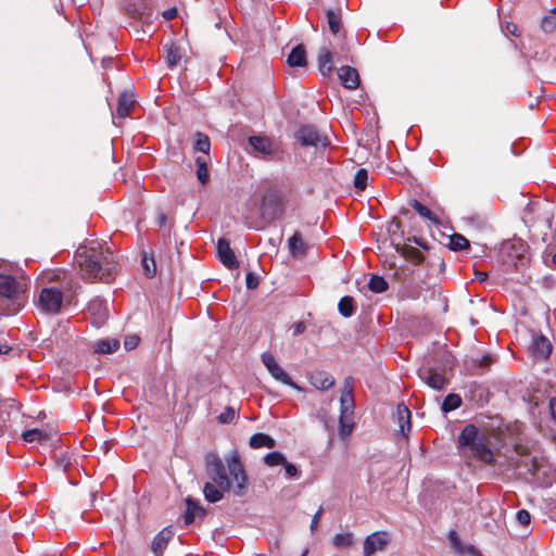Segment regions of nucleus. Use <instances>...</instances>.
<instances>
[{"label":"nucleus","mask_w":556,"mask_h":556,"mask_svg":"<svg viewBox=\"0 0 556 556\" xmlns=\"http://www.w3.org/2000/svg\"><path fill=\"white\" fill-rule=\"evenodd\" d=\"M226 466L214 453L205 455V468L212 482H206L203 494L207 502L216 503L224 497V493L232 491L236 496L248 493V475L237 452L225 458Z\"/></svg>","instance_id":"f257e3e1"},{"label":"nucleus","mask_w":556,"mask_h":556,"mask_svg":"<svg viewBox=\"0 0 556 556\" xmlns=\"http://www.w3.org/2000/svg\"><path fill=\"white\" fill-rule=\"evenodd\" d=\"M76 257L87 279L110 282L114 278L115 256L109 248L103 249L102 243L92 241L90 245L79 247Z\"/></svg>","instance_id":"f03ea898"},{"label":"nucleus","mask_w":556,"mask_h":556,"mask_svg":"<svg viewBox=\"0 0 556 556\" xmlns=\"http://www.w3.org/2000/svg\"><path fill=\"white\" fill-rule=\"evenodd\" d=\"M457 444L463 456L475 458L484 465H495L492 438L488 431L468 424L459 433Z\"/></svg>","instance_id":"7ed1b4c3"},{"label":"nucleus","mask_w":556,"mask_h":556,"mask_svg":"<svg viewBox=\"0 0 556 556\" xmlns=\"http://www.w3.org/2000/svg\"><path fill=\"white\" fill-rule=\"evenodd\" d=\"M249 144L254 155L264 161H278L282 157L283 150L280 142L267 136H250Z\"/></svg>","instance_id":"20e7f679"},{"label":"nucleus","mask_w":556,"mask_h":556,"mask_svg":"<svg viewBox=\"0 0 556 556\" xmlns=\"http://www.w3.org/2000/svg\"><path fill=\"white\" fill-rule=\"evenodd\" d=\"M63 301L64 293L61 289L45 287L39 291L36 304L41 312L55 315L61 312Z\"/></svg>","instance_id":"39448f33"},{"label":"nucleus","mask_w":556,"mask_h":556,"mask_svg":"<svg viewBox=\"0 0 556 556\" xmlns=\"http://www.w3.org/2000/svg\"><path fill=\"white\" fill-rule=\"evenodd\" d=\"M295 138L303 147H314L315 149H325L330 144L327 136L321 135L316 126L304 125L299 128Z\"/></svg>","instance_id":"423d86ee"},{"label":"nucleus","mask_w":556,"mask_h":556,"mask_svg":"<svg viewBox=\"0 0 556 556\" xmlns=\"http://www.w3.org/2000/svg\"><path fill=\"white\" fill-rule=\"evenodd\" d=\"M123 7L130 17L141 21L148 26L154 18L153 9L148 0H123Z\"/></svg>","instance_id":"0eeeda50"},{"label":"nucleus","mask_w":556,"mask_h":556,"mask_svg":"<svg viewBox=\"0 0 556 556\" xmlns=\"http://www.w3.org/2000/svg\"><path fill=\"white\" fill-rule=\"evenodd\" d=\"M262 363L268 370V372L271 375V377L291 388H293L296 391H302L303 389L296 384L290 376L285 371V369L276 362L275 356L269 352H264L261 356Z\"/></svg>","instance_id":"6e6552de"},{"label":"nucleus","mask_w":556,"mask_h":556,"mask_svg":"<svg viewBox=\"0 0 556 556\" xmlns=\"http://www.w3.org/2000/svg\"><path fill=\"white\" fill-rule=\"evenodd\" d=\"M390 535L386 531H377L369 534L364 541V556H372L377 552L387 549Z\"/></svg>","instance_id":"1a4fd4ad"},{"label":"nucleus","mask_w":556,"mask_h":556,"mask_svg":"<svg viewBox=\"0 0 556 556\" xmlns=\"http://www.w3.org/2000/svg\"><path fill=\"white\" fill-rule=\"evenodd\" d=\"M354 381L352 377H346L344 379L343 390L340 396V415L343 416H352L355 408L354 403Z\"/></svg>","instance_id":"9d476101"},{"label":"nucleus","mask_w":556,"mask_h":556,"mask_svg":"<svg viewBox=\"0 0 556 556\" xmlns=\"http://www.w3.org/2000/svg\"><path fill=\"white\" fill-rule=\"evenodd\" d=\"M217 256L219 262L228 269H237L239 262L230 247L229 240L220 238L217 241Z\"/></svg>","instance_id":"9b49d317"},{"label":"nucleus","mask_w":556,"mask_h":556,"mask_svg":"<svg viewBox=\"0 0 556 556\" xmlns=\"http://www.w3.org/2000/svg\"><path fill=\"white\" fill-rule=\"evenodd\" d=\"M174 538V531L172 527H166L161 530L153 539L151 549L155 556H162L166 549L168 543Z\"/></svg>","instance_id":"f8f14e48"},{"label":"nucleus","mask_w":556,"mask_h":556,"mask_svg":"<svg viewBox=\"0 0 556 556\" xmlns=\"http://www.w3.org/2000/svg\"><path fill=\"white\" fill-rule=\"evenodd\" d=\"M553 351V344L543 334L534 337L531 344V352L535 358L546 359Z\"/></svg>","instance_id":"ddd939ff"},{"label":"nucleus","mask_w":556,"mask_h":556,"mask_svg":"<svg viewBox=\"0 0 556 556\" xmlns=\"http://www.w3.org/2000/svg\"><path fill=\"white\" fill-rule=\"evenodd\" d=\"M186 513L184 515V521L186 526H190L197 518L203 519L206 515V510L202 507L198 501L192 497L186 498Z\"/></svg>","instance_id":"4468645a"},{"label":"nucleus","mask_w":556,"mask_h":556,"mask_svg":"<svg viewBox=\"0 0 556 556\" xmlns=\"http://www.w3.org/2000/svg\"><path fill=\"white\" fill-rule=\"evenodd\" d=\"M338 76L342 86L346 89H356L359 86L358 72L351 66H342L338 70Z\"/></svg>","instance_id":"2eb2a0df"},{"label":"nucleus","mask_w":556,"mask_h":556,"mask_svg":"<svg viewBox=\"0 0 556 556\" xmlns=\"http://www.w3.org/2000/svg\"><path fill=\"white\" fill-rule=\"evenodd\" d=\"M396 422L399 425V432L407 438L410 430V410L404 404H399L395 412Z\"/></svg>","instance_id":"dca6fc26"},{"label":"nucleus","mask_w":556,"mask_h":556,"mask_svg":"<svg viewBox=\"0 0 556 556\" xmlns=\"http://www.w3.org/2000/svg\"><path fill=\"white\" fill-rule=\"evenodd\" d=\"M18 292V283L16 279L7 274L0 273V295L7 299H13Z\"/></svg>","instance_id":"f3484780"},{"label":"nucleus","mask_w":556,"mask_h":556,"mask_svg":"<svg viewBox=\"0 0 556 556\" xmlns=\"http://www.w3.org/2000/svg\"><path fill=\"white\" fill-rule=\"evenodd\" d=\"M419 377L432 389L441 390L446 384V380L443 375L439 372H431L427 369L420 370Z\"/></svg>","instance_id":"a211bd4d"},{"label":"nucleus","mask_w":556,"mask_h":556,"mask_svg":"<svg viewBox=\"0 0 556 556\" xmlns=\"http://www.w3.org/2000/svg\"><path fill=\"white\" fill-rule=\"evenodd\" d=\"M311 383L318 390H328L334 384V378L327 371H317L311 375Z\"/></svg>","instance_id":"6ab92c4d"},{"label":"nucleus","mask_w":556,"mask_h":556,"mask_svg":"<svg viewBox=\"0 0 556 556\" xmlns=\"http://www.w3.org/2000/svg\"><path fill=\"white\" fill-rule=\"evenodd\" d=\"M87 311L98 320H103L108 316L106 301L100 298H94L88 303Z\"/></svg>","instance_id":"aec40b11"},{"label":"nucleus","mask_w":556,"mask_h":556,"mask_svg":"<svg viewBox=\"0 0 556 556\" xmlns=\"http://www.w3.org/2000/svg\"><path fill=\"white\" fill-rule=\"evenodd\" d=\"M135 104V100L131 94L124 92L118 97L116 115L121 118H125L130 114Z\"/></svg>","instance_id":"412c9836"},{"label":"nucleus","mask_w":556,"mask_h":556,"mask_svg":"<svg viewBox=\"0 0 556 556\" xmlns=\"http://www.w3.org/2000/svg\"><path fill=\"white\" fill-rule=\"evenodd\" d=\"M289 251L293 257L304 256L306 244L300 232H294L288 240Z\"/></svg>","instance_id":"4be33fe9"},{"label":"nucleus","mask_w":556,"mask_h":556,"mask_svg":"<svg viewBox=\"0 0 556 556\" xmlns=\"http://www.w3.org/2000/svg\"><path fill=\"white\" fill-rule=\"evenodd\" d=\"M287 63L291 67H303L306 65V51L302 45L294 47L288 55Z\"/></svg>","instance_id":"5701e85b"},{"label":"nucleus","mask_w":556,"mask_h":556,"mask_svg":"<svg viewBox=\"0 0 556 556\" xmlns=\"http://www.w3.org/2000/svg\"><path fill=\"white\" fill-rule=\"evenodd\" d=\"M250 446L252 448H261V447H268L274 448L276 446V441L266 433H255L250 438Z\"/></svg>","instance_id":"b1692460"},{"label":"nucleus","mask_w":556,"mask_h":556,"mask_svg":"<svg viewBox=\"0 0 556 556\" xmlns=\"http://www.w3.org/2000/svg\"><path fill=\"white\" fill-rule=\"evenodd\" d=\"M166 51L165 61L169 68L175 67L182 58V52L179 46L175 43H170L169 46H164Z\"/></svg>","instance_id":"393cba45"},{"label":"nucleus","mask_w":556,"mask_h":556,"mask_svg":"<svg viewBox=\"0 0 556 556\" xmlns=\"http://www.w3.org/2000/svg\"><path fill=\"white\" fill-rule=\"evenodd\" d=\"M332 53L327 48H323L318 54V66L324 76H329L332 72Z\"/></svg>","instance_id":"a878e982"},{"label":"nucleus","mask_w":556,"mask_h":556,"mask_svg":"<svg viewBox=\"0 0 556 556\" xmlns=\"http://www.w3.org/2000/svg\"><path fill=\"white\" fill-rule=\"evenodd\" d=\"M210 162V156H198L195 159L197 165V178L202 185H206L210 180L207 164Z\"/></svg>","instance_id":"bb28decb"},{"label":"nucleus","mask_w":556,"mask_h":556,"mask_svg":"<svg viewBox=\"0 0 556 556\" xmlns=\"http://www.w3.org/2000/svg\"><path fill=\"white\" fill-rule=\"evenodd\" d=\"M94 352L101 354L114 353L119 349V341L116 339L99 340L93 345Z\"/></svg>","instance_id":"cd10ccee"},{"label":"nucleus","mask_w":556,"mask_h":556,"mask_svg":"<svg viewBox=\"0 0 556 556\" xmlns=\"http://www.w3.org/2000/svg\"><path fill=\"white\" fill-rule=\"evenodd\" d=\"M412 207L424 218L430 220L432 224H440L439 218L434 213H432L426 205L420 203L418 200H413L410 202Z\"/></svg>","instance_id":"c85d7f7f"},{"label":"nucleus","mask_w":556,"mask_h":556,"mask_svg":"<svg viewBox=\"0 0 556 556\" xmlns=\"http://www.w3.org/2000/svg\"><path fill=\"white\" fill-rule=\"evenodd\" d=\"M193 148L195 151L202 152L203 156H210L211 141L208 136L203 132H197Z\"/></svg>","instance_id":"c756f323"},{"label":"nucleus","mask_w":556,"mask_h":556,"mask_svg":"<svg viewBox=\"0 0 556 556\" xmlns=\"http://www.w3.org/2000/svg\"><path fill=\"white\" fill-rule=\"evenodd\" d=\"M339 313L343 317H351L355 313L354 300L352 296H343L338 304Z\"/></svg>","instance_id":"7c9ffc66"},{"label":"nucleus","mask_w":556,"mask_h":556,"mask_svg":"<svg viewBox=\"0 0 556 556\" xmlns=\"http://www.w3.org/2000/svg\"><path fill=\"white\" fill-rule=\"evenodd\" d=\"M388 287L386 279L378 275H372L368 282V289L374 293H382L388 290Z\"/></svg>","instance_id":"2f4dec72"},{"label":"nucleus","mask_w":556,"mask_h":556,"mask_svg":"<svg viewBox=\"0 0 556 556\" xmlns=\"http://www.w3.org/2000/svg\"><path fill=\"white\" fill-rule=\"evenodd\" d=\"M352 416L340 415L339 419V435L341 439H346L353 431L354 424L351 420Z\"/></svg>","instance_id":"473e14b6"},{"label":"nucleus","mask_w":556,"mask_h":556,"mask_svg":"<svg viewBox=\"0 0 556 556\" xmlns=\"http://www.w3.org/2000/svg\"><path fill=\"white\" fill-rule=\"evenodd\" d=\"M460 405L462 397L458 394L451 393L444 399L441 408L444 413H448L458 408Z\"/></svg>","instance_id":"72a5a7b5"},{"label":"nucleus","mask_w":556,"mask_h":556,"mask_svg":"<svg viewBox=\"0 0 556 556\" xmlns=\"http://www.w3.org/2000/svg\"><path fill=\"white\" fill-rule=\"evenodd\" d=\"M448 247L453 251H460L469 248V241L463 235L454 233L450 237Z\"/></svg>","instance_id":"f704fd0d"},{"label":"nucleus","mask_w":556,"mask_h":556,"mask_svg":"<svg viewBox=\"0 0 556 556\" xmlns=\"http://www.w3.org/2000/svg\"><path fill=\"white\" fill-rule=\"evenodd\" d=\"M403 255L405 258L415 264H420L424 261L422 253L418 249L410 245H405L403 248Z\"/></svg>","instance_id":"c9c22d12"},{"label":"nucleus","mask_w":556,"mask_h":556,"mask_svg":"<svg viewBox=\"0 0 556 556\" xmlns=\"http://www.w3.org/2000/svg\"><path fill=\"white\" fill-rule=\"evenodd\" d=\"M327 22L329 25V29L333 35H337L341 28V17L339 13H336L332 10L327 11Z\"/></svg>","instance_id":"e433bc0d"},{"label":"nucleus","mask_w":556,"mask_h":556,"mask_svg":"<svg viewBox=\"0 0 556 556\" xmlns=\"http://www.w3.org/2000/svg\"><path fill=\"white\" fill-rule=\"evenodd\" d=\"M354 538L351 532L339 533L333 538V545L338 548L349 547L353 544Z\"/></svg>","instance_id":"4c0bfd02"},{"label":"nucleus","mask_w":556,"mask_h":556,"mask_svg":"<svg viewBox=\"0 0 556 556\" xmlns=\"http://www.w3.org/2000/svg\"><path fill=\"white\" fill-rule=\"evenodd\" d=\"M264 463L269 467L283 465V463H286V457L282 453L274 451L265 455Z\"/></svg>","instance_id":"58836bf2"},{"label":"nucleus","mask_w":556,"mask_h":556,"mask_svg":"<svg viewBox=\"0 0 556 556\" xmlns=\"http://www.w3.org/2000/svg\"><path fill=\"white\" fill-rule=\"evenodd\" d=\"M368 180V172L365 168H361L356 172L354 176V187L358 191H364L367 186Z\"/></svg>","instance_id":"ea45409f"},{"label":"nucleus","mask_w":556,"mask_h":556,"mask_svg":"<svg viewBox=\"0 0 556 556\" xmlns=\"http://www.w3.org/2000/svg\"><path fill=\"white\" fill-rule=\"evenodd\" d=\"M22 438L25 442L31 443L41 441L45 438V435L41 430L35 428L25 430L22 434Z\"/></svg>","instance_id":"a19ab883"},{"label":"nucleus","mask_w":556,"mask_h":556,"mask_svg":"<svg viewBox=\"0 0 556 556\" xmlns=\"http://www.w3.org/2000/svg\"><path fill=\"white\" fill-rule=\"evenodd\" d=\"M142 266H143L146 277L152 278L155 276L156 266H155V261L153 257L149 258L144 255L142 258Z\"/></svg>","instance_id":"79ce46f5"},{"label":"nucleus","mask_w":556,"mask_h":556,"mask_svg":"<svg viewBox=\"0 0 556 556\" xmlns=\"http://www.w3.org/2000/svg\"><path fill=\"white\" fill-rule=\"evenodd\" d=\"M541 28L544 33H552L556 29V17L553 15H546L541 21Z\"/></svg>","instance_id":"37998d69"},{"label":"nucleus","mask_w":556,"mask_h":556,"mask_svg":"<svg viewBox=\"0 0 556 556\" xmlns=\"http://www.w3.org/2000/svg\"><path fill=\"white\" fill-rule=\"evenodd\" d=\"M235 408L228 406L225 410L218 416V420L220 424H230L236 418Z\"/></svg>","instance_id":"c03bdc74"},{"label":"nucleus","mask_w":556,"mask_h":556,"mask_svg":"<svg viewBox=\"0 0 556 556\" xmlns=\"http://www.w3.org/2000/svg\"><path fill=\"white\" fill-rule=\"evenodd\" d=\"M258 283H260V279H258L257 275H255L252 271L247 274L245 285H247L248 289H250V290L256 289Z\"/></svg>","instance_id":"a18cd8bd"},{"label":"nucleus","mask_w":556,"mask_h":556,"mask_svg":"<svg viewBox=\"0 0 556 556\" xmlns=\"http://www.w3.org/2000/svg\"><path fill=\"white\" fill-rule=\"evenodd\" d=\"M517 521L522 526H528L531 521V516L528 510L520 509L516 514Z\"/></svg>","instance_id":"49530a36"},{"label":"nucleus","mask_w":556,"mask_h":556,"mask_svg":"<svg viewBox=\"0 0 556 556\" xmlns=\"http://www.w3.org/2000/svg\"><path fill=\"white\" fill-rule=\"evenodd\" d=\"M282 466L285 467L286 473L289 478L300 477V471L293 464L286 460Z\"/></svg>","instance_id":"de8ad7c7"},{"label":"nucleus","mask_w":556,"mask_h":556,"mask_svg":"<svg viewBox=\"0 0 556 556\" xmlns=\"http://www.w3.org/2000/svg\"><path fill=\"white\" fill-rule=\"evenodd\" d=\"M70 465H71V459H70V457H67L66 454H63L56 458V466L59 468H62L64 471L67 470Z\"/></svg>","instance_id":"09e8293b"},{"label":"nucleus","mask_w":556,"mask_h":556,"mask_svg":"<svg viewBox=\"0 0 556 556\" xmlns=\"http://www.w3.org/2000/svg\"><path fill=\"white\" fill-rule=\"evenodd\" d=\"M292 336L296 337L299 334H302L306 330V326L303 321L295 323L292 327Z\"/></svg>","instance_id":"8fccbe9b"},{"label":"nucleus","mask_w":556,"mask_h":556,"mask_svg":"<svg viewBox=\"0 0 556 556\" xmlns=\"http://www.w3.org/2000/svg\"><path fill=\"white\" fill-rule=\"evenodd\" d=\"M323 514V507H320L312 518L311 532L314 533L318 527L320 516Z\"/></svg>","instance_id":"3c124183"},{"label":"nucleus","mask_w":556,"mask_h":556,"mask_svg":"<svg viewBox=\"0 0 556 556\" xmlns=\"http://www.w3.org/2000/svg\"><path fill=\"white\" fill-rule=\"evenodd\" d=\"M138 342H139V338H138V337H136V336H135V337L127 338V339L125 340V342H124V344H125V349H126V350H132V349H135V348L137 346Z\"/></svg>","instance_id":"603ef678"},{"label":"nucleus","mask_w":556,"mask_h":556,"mask_svg":"<svg viewBox=\"0 0 556 556\" xmlns=\"http://www.w3.org/2000/svg\"><path fill=\"white\" fill-rule=\"evenodd\" d=\"M177 16V9L176 8H169L163 12V17L166 21H172Z\"/></svg>","instance_id":"864d4df0"},{"label":"nucleus","mask_w":556,"mask_h":556,"mask_svg":"<svg viewBox=\"0 0 556 556\" xmlns=\"http://www.w3.org/2000/svg\"><path fill=\"white\" fill-rule=\"evenodd\" d=\"M549 409H551L552 417L556 424V397L551 399Z\"/></svg>","instance_id":"5fc2aeb1"},{"label":"nucleus","mask_w":556,"mask_h":556,"mask_svg":"<svg viewBox=\"0 0 556 556\" xmlns=\"http://www.w3.org/2000/svg\"><path fill=\"white\" fill-rule=\"evenodd\" d=\"M475 277L478 281L484 282L488 279V274L485 271L476 270Z\"/></svg>","instance_id":"6e6d98bb"},{"label":"nucleus","mask_w":556,"mask_h":556,"mask_svg":"<svg viewBox=\"0 0 556 556\" xmlns=\"http://www.w3.org/2000/svg\"><path fill=\"white\" fill-rule=\"evenodd\" d=\"M505 28H506L507 33H509L511 35H516L517 25H515L514 23H507Z\"/></svg>","instance_id":"4d7b16f0"},{"label":"nucleus","mask_w":556,"mask_h":556,"mask_svg":"<svg viewBox=\"0 0 556 556\" xmlns=\"http://www.w3.org/2000/svg\"><path fill=\"white\" fill-rule=\"evenodd\" d=\"M450 539H451V541H452V542L457 543L458 539H457V533H456V531L452 530V531L450 532Z\"/></svg>","instance_id":"13d9d810"},{"label":"nucleus","mask_w":556,"mask_h":556,"mask_svg":"<svg viewBox=\"0 0 556 556\" xmlns=\"http://www.w3.org/2000/svg\"><path fill=\"white\" fill-rule=\"evenodd\" d=\"M159 222H160V225L163 226L166 222V215L165 214H160L159 216Z\"/></svg>","instance_id":"bf43d9fd"},{"label":"nucleus","mask_w":556,"mask_h":556,"mask_svg":"<svg viewBox=\"0 0 556 556\" xmlns=\"http://www.w3.org/2000/svg\"><path fill=\"white\" fill-rule=\"evenodd\" d=\"M112 62H113V60L111 58L110 59H103V61H102L103 66H105V67L109 65V63H112Z\"/></svg>","instance_id":"052dcab7"},{"label":"nucleus","mask_w":556,"mask_h":556,"mask_svg":"<svg viewBox=\"0 0 556 556\" xmlns=\"http://www.w3.org/2000/svg\"><path fill=\"white\" fill-rule=\"evenodd\" d=\"M414 241H415L418 245H420V247H422V248H426V245H425L420 240H418V239H416V238H415V239H414Z\"/></svg>","instance_id":"680f3d73"},{"label":"nucleus","mask_w":556,"mask_h":556,"mask_svg":"<svg viewBox=\"0 0 556 556\" xmlns=\"http://www.w3.org/2000/svg\"><path fill=\"white\" fill-rule=\"evenodd\" d=\"M307 554H308V549H304V552L302 553L301 556H307Z\"/></svg>","instance_id":"e2e57ef3"},{"label":"nucleus","mask_w":556,"mask_h":556,"mask_svg":"<svg viewBox=\"0 0 556 556\" xmlns=\"http://www.w3.org/2000/svg\"><path fill=\"white\" fill-rule=\"evenodd\" d=\"M553 262L556 264V253L553 255Z\"/></svg>","instance_id":"0e129e2a"},{"label":"nucleus","mask_w":556,"mask_h":556,"mask_svg":"<svg viewBox=\"0 0 556 556\" xmlns=\"http://www.w3.org/2000/svg\"><path fill=\"white\" fill-rule=\"evenodd\" d=\"M552 12H553L554 14H556V7L552 10Z\"/></svg>","instance_id":"69168bd1"}]
</instances>
